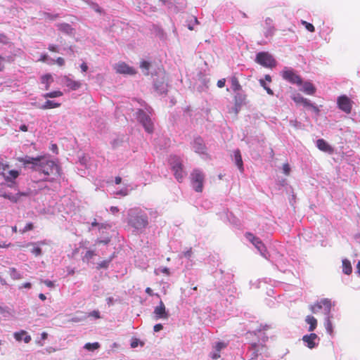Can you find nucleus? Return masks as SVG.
<instances>
[{"label": "nucleus", "instance_id": "1", "mask_svg": "<svg viewBox=\"0 0 360 360\" xmlns=\"http://www.w3.org/2000/svg\"><path fill=\"white\" fill-rule=\"evenodd\" d=\"M18 160L22 162L25 167H27L33 171L38 172L41 175L40 179L46 181L51 174H59L60 168L54 161L44 156L32 158L28 155L18 158Z\"/></svg>", "mask_w": 360, "mask_h": 360}, {"label": "nucleus", "instance_id": "2", "mask_svg": "<svg viewBox=\"0 0 360 360\" xmlns=\"http://www.w3.org/2000/svg\"><path fill=\"white\" fill-rule=\"evenodd\" d=\"M148 217L143 210L132 208L127 213V224L134 231L142 233L148 225Z\"/></svg>", "mask_w": 360, "mask_h": 360}, {"label": "nucleus", "instance_id": "3", "mask_svg": "<svg viewBox=\"0 0 360 360\" xmlns=\"http://www.w3.org/2000/svg\"><path fill=\"white\" fill-rule=\"evenodd\" d=\"M169 163L176 180L181 182L186 176L181 158L176 155H171Z\"/></svg>", "mask_w": 360, "mask_h": 360}, {"label": "nucleus", "instance_id": "4", "mask_svg": "<svg viewBox=\"0 0 360 360\" xmlns=\"http://www.w3.org/2000/svg\"><path fill=\"white\" fill-rule=\"evenodd\" d=\"M255 62L263 67L272 68L276 65V61L269 52L262 51L256 55Z\"/></svg>", "mask_w": 360, "mask_h": 360}, {"label": "nucleus", "instance_id": "5", "mask_svg": "<svg viewBox=\"0 0 360 360\" xmlns=\"http://www.w3.org/2000/svg\"><path fill=\"white\" fill-rule=\"evenodd\" d=\"M204 174L198 169L193 171L191 174V181L193 188L196 192H202L203 188Z\"/></svg>", "mask_w": 360, "mask_h": 360}, {"label": "nucleus", "instance_id": "6", "mask_svg": "<svg viewBox=\"0 0 360 360\" xmlns=\"http://www.w3.org/2000/svg\"><path fill=\"white\" fill-rule=\"evenodd\" d=\"M136 117L138 121L144 127L146 131L152 133L153 131V123L149 115L143 110L139 109L136 112Z\"/></svg>", "mask_w": 360, "mask_h": 360}, {"label": "nucleus", "instance_id": "7", "mask_svg": "<svg viewBox=\"0 0 360 360\" xmlns=\"http://www.w3.org/2000/svg\"><path fill=\"white\" fill-rule=\"evenodd\" d=\"M245 238L248 240L252 245L257 248L260 255L264 257L267 258V252L266 250V247L264 246L262 241L257 237L255 236L251 233H246Z\"/></svg>", "mask_w": 360, "mask_h": 360}, {"label": "nucleus", "instance_id": "8", "mask_svg": "<svg viewBox=\"0 0 360 360\" xmlns=\"http://www.w3.org/2000/svg\"><path fill=\"white\" fill-rule=\"evenodd\" d=\"M282 77L292 84H296L297 85L302 84V78L295 73V72L289 68H285L281 72Z\"/></svg>", "mask_w": 360, "mask_h": 360}, {"label": "nucleus", "instance_id": "9", "mask_svg": "<svg viewBox=\"0 0 360 360\" xmlns=\"http://www.w3.org/2000/svg\"><path fill=\"white\" fill-rule=\"evenodd\" d=\"M169 316V311L166 309V307L162 300L160 301L159 305L156 306L153 311V319L155 320L168 319Z\"/></svg>", "mask_w": 360, "mask_h": 360}, {"label": "nucleus", "instance_id": "10", "mask_svg": "<svg viewBox=\"0 0 360 360\" xmlns=\"http://www.w3.org/2000/svg\"><path fill=\"white\" fill-rule=\"evenodd\" d=\"M8 167V164L0 162V175H2L6 181L13 183L20 173L17 170H10L8 174H5L4 172Z\"/></svg>", "mask_w": 360, "mask_h": 360}, {"label": "nucleus", "instance_id": "11", "mask_svg": "<svg viewBox=\"0 0 360 360\" xmlns=\"http://www.w3.org/2000/svg\"><path fill=\"white\" fill-rule=\"evenodd\" d=\"M338 108L345 113H350L352 101L347 96H339L337 101Z\"/></svg>", "mask_w": 360, "mask_h": 360}, {"label": "nucleus", "instance_id": "12", "mask_svg": "<svg viewBox=\"0 0 360 360\" xmlns=\"http://www.w3.org/2000/svg\"><path fill=\"white\" fill-rule=\"evenodd\" d=\"M303 342L305 343L306 346L310 349H313L316 347L319 341V338L315 333H310L309 335H305L302 338Z\"/></svg>", "mask_w": 360, "mask_h": 360}, {"label": "nucleus", "instance_id": "13", "mask_svg": "<svg viewBox=\"0 0 360 360\" xmlns=\"http://www.w3.org/2000/svg\"><path fill=\"white\" fill-rule=\"evenodd\" d=\"M114 68L116 72L120 74L132 75L136 73V71L133 68L123 62L115 64Z\"/></svg>", "mask_w": 360, "mask_h": 360}, {"label": "nucleus", "instance_id": "14", "mask_svg": "<svg viewBox=\"0 0 360 360\" xmlns=\"http://www.w3.org/2000/svg\"><path fill=\"white\" fill-rule=\"evenodd\" d=\"M192 146L193 150L197 153L204 154L205 153L206 147L201 137L195 138L192 143Z\"/></svg>", "mask_w": 360, "mask_h": 360}, {"label": "nucleus", "instance_id": "15", "mask_svg": "<svg viewBox=\"0 0 360 360\" xmlns=\"http://www.w3.org/2000/svg\"><path fill=\"white\" fill-rule=\"evenodd\" d=\"M61 82L71 90H77L82 86L80 82L75 81L66 75L62 77Z\"/></svg>", "mask_w": 360, "mask_h": 360}, {"label": "nucleus", "instance_id": "16", "mask_svg": "<svg viewBox=\"0 0 360 360\" xmlns=\"http://www.w3.org/2000/svg\"><path fill=\"white\" fill-rule=\"evenodd\" d=\"M316 147L321 151L332 153L333 148L323 139L316 141Z\"/></svg>", "mask_w": 360, "mask_h": 360}, {"label": "nucleus", "instance_id": "17", "mask_svg": "<svg viewBox=\"0 0 360 360\" xmlns=\"http://www.w3.org/2000/svg\"><path fill=\"white\" fill-rule=\"evenodd\" d=\"M13 335L15 339L19 342L23 340L25 343H29L32 340L31 336L23 330L14 333Z\"/></svg>", "mask_w": 360, "mask_h": 360}, {"label": "nucleus", "instance_id": "18", "mask_svg": "<svg viewBox=\"0 0 360 360\" xmlns=\"http://www.w3.org/2000/svg\"><path fill=\"white\" fill-rule=\"evenodd\" d=\"M46 244L45 241H39L37 243H30L28 245H32L33 248L31 250V252L35 256H39L41 255V249L39 248V245Z\"/></svg>", "mask_w": 360, "mask_h": 360}, {"label": "nucleus", "instance_id": "19", "mask_svg": "<svg viewBox=\"0 0 360 360\" xmlns=\"http://www.w3.org/2000/svg\"><path fill=\"white\" fill-rule=\"evenodd\" d=\"M301 90L308 95H312L316 91L315 87L309 82H304L302 84V88L301 89Z\"/></svg>", "mask_w": 360, "mask_h": 360}, {"label": "nucleus", "instance_id": "20", "mask_svg": "<svg viewBox=\"0 0 360 360\" xmlns=\"http://www.w3.org/2000/svg\"><path fill=\"white\" fill-rule=\"evenodd\" d=\"M58 29L62 32L67 34H72L73 29L71 25L68 23H58L56 25Z\"/></svg>", "mask_w": 360, "mask_h": 360}, {"label": "nucleus", "instance_id": "21", "mask_svg": "<svg viewBox=\"0 0 360 360\" xmlns=\"http://www.w3.org/2000/svg\"><path fill=\"white\" fill-rule=\"evenodd\" d=\"M273 21L270 18H266L265 20V25H266V32L265 36H271L274 34V27L273 25Z\"/></svg>", "mask_w": 360, "mask_h": 360}, {"label": "nucleus", "instance_id": "22", "mask_svg": "<svg viewBox=\"0 0 360 360\" xmlns=\"http://www.w3.org/2000/svg\"><path fill=\"white\" fill-rule=\"evenodd\" d=\"M305 321L309 324V331H314L317 326V320L312 316H307L305 319Z\"/></svg>", "mask_w": 360, "mask_h": 360}, {"label": "nucleus", "instance_id": "23", "mask_svg": "<svg viewBox=\"0 0 360 360\" xmlns=\"http://www.w3.org/2000/svg\"><path fill=\"white\" fill-rule=\"evenodd\" d=\"M234 159L236 162V165H237L238 168L240 170H243V160L242 157L240 155V152L239 150H236L234 151Z\"/></svg>", "mask_w": 360, "mask_h": 360}, {"label": "nucleus", "instance_id": "24", "mask_svg": "<svg viewBox=\"0 0 360 360\" xmlns=\"http://www.w3.org/2000/svg\"><path fill=\"white\" fill-rule=\"evenodd\" d=\"M53 81V79L50 74H46L41 77V82L45 84V89H49L51 83Z\"/></svg>", "mask_w": 360, "mask_h": 360}, {"label": "nucleus", "instance_id": "25", "mask_svg": "<svg viewBox=\"0 0 360 360\" xmlns=\"http://www.w3.org/2000/svg\"><path fill=\"white\" fill-rule=\"evenodd\" d=\"M320 304L322 305V308H324V313L326 316L330 315L331 303L330 300L328 299H323L320 302Z\"/></svg>", "mask_w": 360, "mask_h": 360}, {"label": "nucleus", "instance_id": "26", "mask_svg": "<svg viewBox=\"0 0 360 360\" xmlns=\"http://www.w3.org/2000/svg\"><path fill=\"white\" fill-rule=\"evenodd\" d=\"M352 268L350 262L348 259L342 260V271L347 275H349L352 273Z\"/></svg>", "mask_w": 360, "mask_h": 360}, {"label": "nucleus", "instance_id": "27", "mask_svg": "<svg viewBox=\"0 0 360 360\" xmlns=\"http://www.w3.org/2000/svg\"><path fill=\"white\" fill-rule=\"evenodd\" d=\"M60 105V103H56L53 101L47 100L41 107V109L46 110V109H50V108H58Z\"/></svg>", "mask_w": 360, "mask_h": 360}, {"label": "nucleus", "instance_id": "28", "mask_svg": "<svg viewBox=\"0 0 360 360\" xmlns=\"http://www.w3.org/2000/svg\"><path fill=\"white\" fill-rule=\"evenodd\" d=\"M331 316L330 315L326 316L325 319V328L328 333L330 335L333 334V325L330 321Z\"/></svg>", "mask_w": 360, "mask_h": 360}, {"label": "nucleus", "instance_id": "29", "mask_svg": "<svg viewBox=\"0 0 360 360\" xmlns=\"http://www.w3.org/2000/svg\"><path fill=\"white\" fill-rule=\"evenodd\" d=\"M9 275L14 280L22 278L21 274L15 268H10L8 270Z\"/></svg>", "mask_w": 360, "mask_h": 360}, {"label": "nucleus", "instance_id": "30", "mask_svg": "<svg viewBox=\"0 0 360 360\" xmlns=\"http://www.w3.org/2000/svg\"><path fill=\"white\" fill-rule=\"evenodd\" d=\"M150 64L149 62L143 60L141 63V68L142 69V71L145 75H149V69H150Z\"/></svg>", "mask_w": 360, "mask_h": 360}, {"label": "nucleus", "instance_id": "31", "mask_svg": "<svg viewBox=\"0 0 360 360\" xmlns=\"http://www.w3.org/2000/svg\"><path fill=\"white\" fill-rule=\"evenodd\" d=\"M0 195L4 197V198L10 200L11 202H16L18 200V197L12 193H6L1 192Z\"/></svg>", "mask_w": 360, "mask_h": 360}, {"label": "nucleus", "instance_id": "32", "mask_svg": "<svg viewBox=\"0 0 360 360\" xmlns=\"http://www.w3.org/2000/svg\"><path fill=\"white\" fill-rule=\"evenodd\" d=\"M63 95V93L60 91H52V92H49V93H46L45 94H44V97L47 98H56V97H59V96H61Z\"/></svg>", "mask_w": 360, "mask_h": 360}, {"label": "nucleus", "instance_id": "33", "mask_svg": "<svg viewBox=\"0 0 360 360\" xmlns=\"http://www.w3.org/2000/svg\"><path fill=\"white\" fill-rule=\"evenodd\" d=\"M113 257H110L108 259H105L100 263L98 264V269H107L109 266V264L112 261Z\"/></svg>", "mask_w": 360, "mask_h": 360}, {"label": "nucleus", "instance_id": "34", "mask_svg": "<svg viewBox=\"0 0 360 360\" xmlns=\"http://www.w3.org/2000/svg\"><path fill=\"white\" fill-rule=\"evenodd\" d=\"M99 347H100V345L98 342H94V343H86V344H85L84 347L86 349H88L90 351H94V350L99 348Z\"/></svg>", "mask_w": 360, "mask_h": 360}, {"label": "nucleus", "instance_id": "35", "mask_svg": "<svg viewBox=\"0 0 360 360\" xmlns=\"http://www.w3.org/2000/svg\"><path fill=\"white\" fill-rule=\"evenodd\" d=\"M94 255H96L94 251L88 250L86 252V253L83 257V261L89 262L93 258V257Z\"/></svg>", "mask_w": 360, "mask_h": 360}, {"label": "nucleus", "instance_id": "36", "mask_svg": "<svg viewBox=\"0 0 360 360\" xmlns=\"http://www.w3.org/2000/svg\"><path fill=\"white\" fill-rule=\"evenodd\" d=\"M87 4L91 7L92 9H94L96 12L98 13H102L103 10L102 8L96 3L87 1Z\"/></svg>", "mask_w": 360, "mask_h": 360}, {"label": "nucleus", "instance_id": "37", "mask_svg": "<svg viewBox=\"0 0 360 360\" xmlns=\"http://www.w3.org/2000/svg\"><path fill=\"white\" fill-rule=\"evenodd\" d=\"M259 84L266 91L268 94H274L273 91L266 85V82L264 79H259Z\"/></svg>", "mask_w": 360, "mask_h": 360}, {"label": "nucleus", "instance_id": "38", "mask_svg": "<svg viewBox=\"0 0 360 360\" xmlns=\"http://www.w3.org/2000/svg\"><path fill=\"white\" fill-rule=\"evenodd\" d=\"M226 347V344L223 342H218L214 346V349L217 350L218 352H221L222 349Z\"/></svg>", "mask_w": 360, "mask_h": 360}, {"label": "nucleus", "instance_id": "39", "mask_svg": "<svg viewBox=\"0 0 360 360\" xmlns=\"http://www.w3.org/2000/svg\"><path fill=\"white\" fill-rule=\"evenodd\" d=\"M322 309V305L320 304V302H317L314 305L310 306V309L313 313H317L320 309Z\"/></svg>", "mask_w": 360, "mask_h": 360}, {"label": "nucleus", "instance_id": "40", "mask_svg": "<svg viewBox=\"0 0 360 360\" xmlns=\"http://www.w3.org/2000/svg\"><path fill=\"white\" fill-rule=\"evenodd\" d=\"M12 57H8L7 59L0 56V71H2L4 68V63L6 61H11Z\"/></svg>", "mask_w": 360, "mask_h": 360}, {"label": "nucleus", "instance_id": "41", "mask_svg": "<svg viewBox=\"0 0 360 360\" xmlns=\"http://www.w3.org/2000/svg\"><path fill=\"white\" fill-rule=\"evenodd\" d=\"M154 86L156 90L158 91L160 94H164L167 91L166 86L163 84L158 86L157 83H155Z\"/></svg>", "mask_w": 360, "mask_h": 360}, {"label": "nucleus", "instance_id": "42", "mask_svg": "<svg viewBox=\"0 0 360 360\" xmlns=\"http://www.w3.org/2000/svg\"><path fill=\"white\" fill-rule=\"evenodd\" d=\"M302 24L305 26L306 29L308 31H309L311 32H314L315 29H314V25L312 24H311L309 22H307L306 21H304V20L302 21Z\"/></svg>", "mask_w": 360, "mask_h": 360}, {"label": "nucleus", "instance_id": "43", "mask_svg": "<svg viewBox=\"0 0 360 360\" xmlns=\"http://www.w3.org/2000/svg\"><path fill=\"white\" fill-rule=\"evenodd\" d=\"M232 89L233 91H238L240 89V85L236 78L232 79Z\"/></svg>", "mask_w": 360, "mask_h": 360}, {"label": "nucleus", "instance_id": "44", "mask_svg": "<svg viewBox=\"0 0 360 360\" xmlns=\"http://www.w3.org/2000/svg\"><path fill=\"white\" fill-rule=\"evenodd\" d=\"M304 97H302L300 94H297V95H295L293 97H292V99L293 101L297 103H301L303 102L304 101Z\"/></svg>", "mask_w": 360, "mask_h": 360}, {"label": "nucleus", "instance_id": "45", "mask_svg": "<svg viewBox=\"0 0 360 360\" xmlns=\"http://www.w3.org/2000/svg\"><path fill=\"white\" fill-rule=\"evenodd\" d=\"M210 356L213 359H217L220 357V352L214 349V351L210 353Z\"/></svg>", "mask_w": 360, "mask_h": 360}, {"label": "nucleus", "instance_id": "46", "mask_svg": "<svg viewBox=\"0 0 360 360\" xmlns=\"http://www.w3.org/2000/svg\"><path fill=\"white\" fill-rule=\"evenodd\" d=\"M49 60L51 61V63L54 62V60L53 59H50L49 58V56L47 54L41 55V58L39 59L40 61H42L44 63H49L48 61Z\"/></svg>", "mask_w": 360, "mask_h": 360}, {"label": "nucleus", "instance_id": "47", "mask_svg": "<svg viewBox=\"0 0 360 360\" xmlns=\"http://www.w3.org/2000/svg\"><path fill=\"white\" fill-rule=\"evenodd\" d=\"M283 171L285 175H289L290 171V167L288 163H285L283 165Z\"/></svg>", "mask_w": 360, "mask_h": 360}, {"label": "nucleus", "instance_id": "48", "mask_svg": "<svg viewBox=\"0 0 360 360\" xmlns=\"http://www.w3.org/2000/svg\"><path fill=\"white\" fill-rule=\"evenodd\" d=\"M110 227H111L110 225L107 223H99L98 228L99 230H102V229H109Z\"/></svg>", "mask_w": 360, "mask_h": 360}, {"label": "nucleus", "instance_id": "49", "mask_svg": "<svg viewBox=\"0 0 360 360\" xmlns=\"http://www.w3.org/2000/svg\"><path fill=\"white\" fill-rule=\"evenodd\" d=\"M302 104L305 106V107H313L314 108H316L315 106L313 105L312 103H311L310 101L308 100L307 98H304V101L302 103Z\"/></svg>", "mask_w": 360, "mask_h": 360}, {"label": "nucleus", "instance_id": "50", "mask_svg": "<svg viewBox=\"0 0 360 360\" xmlns=\"http://www.w3.org/2000/svg\"><path fill=\"white\" fill-rule=\"evenodd\" d=\"M33 224L32 223H29L27 224L25 227L24 229L21 231V232L23 233H25L28 231H30L33 229Z\"/></svg>", "mask_w": 360, "mask_h": 360}, {"label": "nucleus", "instance_id": "51", "mask_svg": "<svg viewBox=\"0 0 360 360\" xmlns=\"http://www.w3.org/2000/svg\"><path fill=\"white\" fill-rule=\"evenodd\" d=\"M48 49L52 52L59 53L58 47L53 44H49Z\"/></svg>", "mask_w": 360, "mask_h": 360}, {"label": "nucleus", "instance_id": "52", "mask_svg": "<svg viewBox=\"0 0 360 360\" xmlns=\"http://www.w3.org/2000/svg\"><path fill=\"white\" fill-rule=\"evenodd\" d=\"M44 18L50 20H54L58 18V15H51L50 13H44Z\"/></svg>", "mask_w": 360, "mask_h": 360}, {"label": "nucleus", "instance_id": "53", "mask_svg": "<svg viewBox=\"0 0 360 360\" xmlns=\"http://www.w3.org/2000/svg\"><path fill=\"white\" fill-rule=\"evenodd\" d=\"M41 282L44 283L49 288H53L54 286V283L51 281L44 280V281H42Z\"/></svg>", "mask_w": 360, "mask_h": 360}, {"label": "nucleus", "instance_id": "54", "mask_svg": "<svg viewBox=\"0 0 360 360\" xmlns=\"http://www.w3.org/2000/svg\"><path fill=\"white\" fill-rule=\"evenodd\" d=\"M163 328V326L161 323L155 324L153 327L154 332H159Z\"/></svg>", "mask_w": 360, "mask_h": 360}, {"label": "nucleus", "instance_id": "55", "mask_svg": "<svg viewBox=\"0 0 360 360\" xmlns=\"http://www.w3.org/2000/svg\"><path fill=\"white\" fill-rule=\"evenodd\" d=\"M56 63L59 65V66H63L65 64V60L61 58V57H58L56 60Z\"/></svg>", "mask_w": 360, "mask_h": 360}, {"label": "nucleus", "instance_id": "56", "mask_svg": "<svg viewBox=\"0 0 360 360\" xmlns=\"http://www.w3.org/2000/svg\"><path fill=\"white\" fill-rule=\"evenodd\" d=\"M243 99H244V96L240 94H238L236 96V103H238V102L242 103Z\"/></svg>", "mask_w": 360, "mask_h": 360}, {"label": "nucleus", "instance_id": "57", "mask_svg": "<svg viewBox=\"0 0 360 360\" xmlns=\"http://www.w3.org/2000/svg\"><path fill=\"white\" fill-rule=\"evenodd\" d=\"M225 82H226V80L225 79H219L218 82H217V86L219 88H222L225 85Z\"/></svg>", "mask_w": 360, "mask_h": 360}, {"label": "nucleus", "instance_id": "58", "mask_svg": "<svg viewBox=\"0 0 360 360\" xmlns=\"http://www.w3.org/2000/svg\"><path fill=\"white\" fill-rule=\"evenodd\" d=\"M183 254H184V256L185 257L189 259L191 257V255H192L191 248H190L189 250H186Z\"/></svg>", "mask_w": 360, "mask_h": 360}, {"label": "nucleus", "instance_id": "59", "mask_svg": "<svg viewBox=\"0 0 360 360\" xmlns=\"http://www.w3.org/2000/svg\"><path fill=\"white\" fill-rule=\"evenodd\" d=\"M82 72H85L88 70V66L86 63H83L80 65Z\"/></svg>", "mask_w": 360, "mask_h": 360}, {"label": "nucleus", "instance_id": "60", "mask_svg": "<svg viewBox=\"0 0 360 360\" xmlns=\"http://www.w3.org/2000/svg\"><path fill=\"white\" fill-rule=\"evenodd\" d=\"M117 194L125 196V195H128V192H127V189H122V190L117 191Z\"/></svg>", "mask_w": 360, "mask_h": 360}, {"label": "nucleus", "instance_id": "61", "mask_svg": "<svg viewBox=\"0 0 360 360\" xmlns=\"http://www.w3.org/2000/svg\"><path fill=\"white\" fill-rule=\"evenodd\" d=\"M159 271H160L162 273L165 274L167 275H169V269L167 267L160 268Z\"/></svg>", "mask_w": 360, "mask_h": 360}, {"label": "nucleus", "instance_id": "62", "mask_svg": "<svg viewBox=\"0 0 360 360\" xmlns=\"http://www.w3.org/2000/svg\"><path fill=\"white\" fill-rule=\"evenodd\" d=\"M99 311H93L90 313V315L96 318V319H98L100 318V315H99Z\"/></svg>", "mask_w": 360, "mask_h": 360}, {"label": "nucleus", "instance_id": "63", "mask_svg": "<svg viewBox=\"0 0 360 360\" xmlns=\"http://www.w3.org/2000/svg\"><path fill=\"white\" fill-rule=\"evenodd\" d=\"M110 211L112 213V214H116L119 212V209L117 207H115V206H112L110 207Z\"/></svg>", "mask_w": 360, "mask_h": 360}, {"label": "nucleus", "instance_id": "64", "mask_svg": "<svg viewBox=\"0 0 360 360\" xmlns=\"http://www.w3.org/2000/svg\"><path fill=\"white\" fill-rule=\"evenodd\" d=\"M138 344H139V340L137 339H135L134 340H133L131 343V347L132 348H135L138 346Z\"/></svg>", "mask_w": 360, "mask_h": 360}]
</instances>
